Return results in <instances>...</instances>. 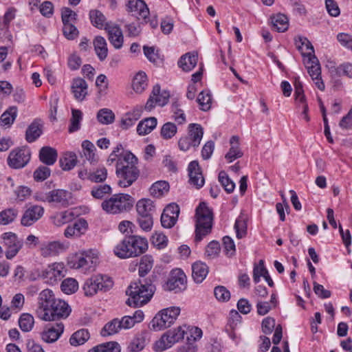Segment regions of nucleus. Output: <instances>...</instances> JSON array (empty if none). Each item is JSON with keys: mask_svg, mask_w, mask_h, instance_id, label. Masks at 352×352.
I'll return each mask as SVG.
<instances>
[{"mask_svg": "<svg viewBox=\"0 0 352 352\" xmlns=\"http://www.w3.org/2000/svg\"><path fill=\"white\" fill-rule=\"evenodd\" d=\"M94 46L96 54L100 61L106 59L108 54L107 43L104 37L96 36L94 40Z\"/></svg>", "mask_w": 352, "mask_h": 352, "instance_id": "nucleus-31", "label": "nucleus"}, {"mask_svg": "<svg viewBox=\"0 0 352 352\" xmlns=\"http://www.w3.org/2000/svg\"><path fill=\"white\" fill-rule=\"evenodd\" d=\"M97 120L102 124H109L114 122L115 114L109 109H101L97 113Z\"/></svg>", "mask_w": 352, "mask_h": 352, "instance_id": "nucleus-46", "label": "nucleus"}, {"mask_svg": "<svg viewBox=\"0 0 352 352\" xmlns=\"http://www.w3.org/2000/svg\"><path fill=\"white\" fill-rule=\"evenodd\" d=\"M107 177V170L104 167H100L96 171L91 172L89 181L95 183H100L105 181Z\"/></svg>", "mask_w": 352, "mask_h": 352, "instance_id": "nucleus-57", "label": "nucleus"}, {"mask_svg": "<svg viewBox=\"0 0 352 352\" xmlns=\"http://www.w3.org/2000/svg\"><path fill=\"white\" fill-rule=\"evenodd\" d=\"M56 300L53 292L50 289H45L41 291L37 298V307L36 314L38 318L43 320V318L48 316L47 311H50V307Z\"/></svg>", "mask_w": 352, "mask_h": 352, "instance_id": "nucleus-7", "label": "nucleus"}, {"mask_svg": "<svg viewBox=\"0 0 352 352\" xmlns=\"http://www.w3.org/2000/svg\"><path fill=\"white\" fill-rule=\"evenodd\" d=\"M65 250V246L59 241H46L41 245V255L45 258L55 256Z\"/></svg>", "mask_w": 352, "mask_h": 352, "instance_id": "nucleus-15", "label": "nucleus"}, {"mask_svg": "<svg viewBox=\"0 0 352 352\" xmlns=\"http://www.w3.org/2000/svg\"><path fill=\"white\" fill-rule=\"evenodd\" d=\"M90 338L87 329H81L74 332L69 339V343L72 346H78L84 344Z\"/></svg>", "mask_w": 352, "mask_h": 352, "instance_id": "nucleus-34", "label": "nucleus"}, {"mask_svg": "<svg viewBox=\"0 0 352 352\" xmlns=\"http://www.w3.org/2000/svg\"><path fill=\"white\" fill-rule=\"evenodd\" d=\"M188 130L187 137L190 140V142L193 143L194 147H197L203 138V127L199 124L192 123L188 125Z\"/></svg>", "mask_w": 352, "mask_h": 352, "instance_id": "nucleus-27", "label": "nucleus"}, {"mask_svg": "<svg viewBox=\"0 0 352 352\" xmlns=\"http://www.w3.org/2000/svg\"><path fill=\"white\" fill-rule=\"evenodd\" d=\"M121 329L120 320L115 318L104 325L100 333L102 336H108L117 333Z\"/></svg>", "mask_w": 352, "mask_h": 352, "instance_id": "nucleus-41", "label": "nucleus"}, {"mask_svg": "<svg viewBox=\"0 0 352 352\" xmlns=\"http://www.w3.org/2000/svg\"><path fill=\"white\" fill-rule=\"evenodd\" d=\"M2 239L4 245L8 250L6 252V256L8 259L13 258L23 246V242L19 240L16 234L13 232H6L3 234Z\"/></svg>", "mask_w": 352, "mask_h": 352, "instance_id": "nucleus-11", "label": "nucleus"}, {"mask_svg": "<svg viewBox=\"0 0 352 352\" xmlns=\"http://www.w3.org/2000/svg\"><path fill=\"white\" fill-rule=\"evenodd\" d=\"M132 87L136 93H142L147 87V76L143 72H138L133 80Z\"/></svg>", "mask_w": 352, "mask_h": 352, "instance_id": "nucleus-37", "label": "nucleus"}, {"mask_svg": "<svg viewBox=\"0 0 352 352\" xmlns=\"http://www.w3.org/2000/svg\"><path fill=\"white\" fill-rule=\"evenodd\" d=\"M64 330V325L62 322L56 323V327L50 326L42 333V340L47 343L56 342Z\"/></svg>", "mask_w": 352, "mask_h": 352, "instance_id": "nucleus-22", "label": "nucleus"}, {"mask_svg": "<svg viewBox=\"0 0 352 352\" xmlns=\"http://www.w3.org/2000/svg\"><path fill=\"white\" fill-rule=\"evenodd\" d=\"M138 222L144 231H150L153 224L155 205L150 199H142L137 202Z\"/></svg>", "mask_w": 352, "mask_h": 352, "instance_id": "nucleus-4", "label": "nucleus"}, {"mask_svg": "<svg viewBox=\"0 0 352 352\" xmlns=\"http://www.w3.org/2000/svg\"><path fill=\"white\" fill-rule=\"evenodd\" d=\"M111 188L109 185H100L94 187L91 190V195L96 199H102L105 195L111 193Z\"/></svg>", "mask_w": 352, "mask_h": 352, "instance_id": "nucleus-62", "label": "nucleus"}, {"mask_svg": "<svg viewBox=\"0 0 352 352\" xmlns=\"http://www.w3.org/2000/svg\"><path fill=\"white\" fill-rule=\"evenodd\" d=\"M101 278L96 279L95 276L87 279L83 285L85 294L87 296L94 295L98 290H100L98 285L100 284L99 280L101 281Z\"/></svg>", "mask_w": 352, "mask_h": 352, "instance_id": "nucleus-44", "label": "nucleus"}, {"mask_svg": "<svg viewBox=\"0 0 352 352\" xmlns=\"http://www.w3.org/2000/svg\"><path fill=\"white\" fill-rule=\"evenodd\" d=\"M177 126L173 122H166L162 126L160 134L163 139L169 140L177 133Z\"/></svg>", "mask_w": 352, "mask_h": 352, "instance_id": "nucleus-53", "label": "nucleus"}, {"mask_svg": "<svg viewBox=\"0 0 352 352\" xmlns=\"http://www.w3.org/2000/svg\"><path fill=\"white\" fill-rule=\"evenodd\" d=\"M172 342L170 336L167 331L164 333L159 340L156 341L154 344V350L157 352L164 351L170 348L174 344H170L169 342Z\"/></svg>", "mask_w": 352, "mask_h": 352, "instance_id": "nucleus-49", "label": "nucleus"}, {"mask_svg": "<svg viewBox=\"0 0 352 352\" xmlns=\"http://www.w3.org/2000/svg\"><path fill=\"white\" fill-rule=\"evenodd\" d=\"M70 198L71 193L63 189L52 190L45 193V199L47 202L58 204L62 206H67Z\"/></svg>", "mask_w": 352, "mask_h": 352, "instance_id": "nucleus-17", "label": "nucleus"}, {"mask_svg": "<svg viewBox=\"0 0 352 352\" xmlns=\"http://www.w3.org/2000/svg\"><path fill=\"white\" fill-rule=\"evenodd\" d=\"M87 89L88 85L83 78H76L73 80L72 90L76 100H83L87 94Z\"/></svg>", "mask_w": 352, "mask_h": 352, "instance_id": "nucleus-24", "label": "nucleus"}, {"mask_svg": "<svg viewBox=\"0 0 352 352\" xmlns=\"http://www.w3.org/2000/svg\"><path fill=\"white\" fill-rule=\"evenodd\" d=\"M188 170L190 184L195 185L197 188H201L204 184V178L198 162L197 161L191 162L188 165Z\"/></svg>", "mask_w": 352, "mask_h": 352, "instance_id": "nucleus-21", "label": "nucleus"}, {"mask_svg": "<svg viewBox=\"0 0 352 352\" xmlns=\"http://www.w3.org/2000/svg\"><path fill=\"white\" fill-rule=\"evenodd\" d=\"M197 102L202 111H206L211 107L212 97L209 91H202L198 96Z\"/></svg>", "mask_w": 352, "mask_h": 352, "instance_id": "nucleus-51", "label": "nucleus"}, {"mask_svg": "<svg viewBox=\"0 0 352 352\" xmlns=\"http://www.w3.org/2000/svg\"><path fill=\"white\" fill-rule=\"evenodd\" d=\"M179 214V207L176 204H170L164 209L161 215V223L164 228L173 227Z\"/></svg>", "mask_w": 352, "mask_h": 352, "instance_id": "nucleus-12", "label": "nucleus"}, {"mask_svg": "<svg viewBox=\"0 0 352 352\" xmlns=\"http://www.w3.org/2000/svg\"><path fill=\"white\" fill-rule=\"evenodd\" d=\"M31 152L25 147L17 148L12 150L7 159L8 166L14 169L25 167L30 160Z\"/></svg>", "mask_w": 352, "mask_h": 352, "instance_id": "nucleus-8", "label": "nucleus"}, {"mask_svg": "<svg viewBox=\"0 0 352 352\" xmlns=\"http://www.w3.org/2000/svg\"><path fill=\"white\" fill-rule=\"evenodd\" d=\"M17 114V108L11 107L6 110L1 116L2 125L10 126L14 121Z\"/></svg>", "mask_w": 352, "mask_h": 352, "instance_id": "nucleus-50", "label": "nucleus"}, {"mask_svg": "<svg viewBox=\"0 0 352 352\" xmlns=\"http://www.w3.org/2000/svg\"><path fill=\"white\" fill-rule=\"evenodd\" d=\"M63 23H74L77 19V14L69 8H63L61 12Z\"/></svg>", "mask_w": 352, "mask_h": 352, "instance_id": "nucleus-63", "label": "nucleus"}, {"mask_svg": "<svg viewBox=\"0 0 352 352\" xmlns=\"http://www.w3.org/2000/svg\"><path fill=\"white\" fill-rule=\"evenodd\" d=\"M89 19L91 24L100 29H102L104 26H106V17L104 15L98 10H91L89 12Z\"/></svg>", "mask_w": 352, "mask_h": 352, "instance_id": "nucleus-40", "label": "nucleus"}, {"mask_svg": "<svg viewBox=\"0 0 352 352\" xmlns=\"http://www.w3.org/2000/svg\"><path fill=\"white\" fill-rule=\"evenodd\" d=\"M82 120V113L78 109L72 110V118L69 126V132L74 133L80 128V122Z\"/></svg>", "mask_w": 352, "mask_h": 352, "instance_id": "nucleus-48", "label": "nucleus"}, {"mask_svg": "<svg viewBox=\"0 0 352 352\" xmlns=\"http://www.w3.org/2000/svg\"><path fill=\"white\" fill-rule=\"evenodd\" d=\"M219 252L220 245L219 242L212 241L206 246L205 254L208 258H213L219 254Z\"/></svg>", "mask_w": 352, "mask_h": 352, "instance_id": "nucleus-64", "label": "nucleus"}, {"mask_svg": "<svg viewBox=\"0 0 352 352\" xmlns=\"http://www.w3.org/2000/svg\"><path fill=\"white\" fill-rule=\"evenodd\" d=\"M43 213L44 209L42 206H32L24 212L21 219V223L25 227L31 226L41 218Z\"/></svg>", "mask_w": 352, "mask_h": 352, "instance_id": "nucleus-13", "label": "nucleus"}, {"mask_svg": "<svg viewBox=\"0 0 352 352\" xmlns=\"http://www.w3.org/2000/svg\"><path fill=\"white\" fill-rule=\"evenodd\" d=\"M77 162V157L75 153L69 152L66 153L59 160L60 167L64 170L72 169Z\"/></svg>", "mask_w": 352, "mask_h": 352, "instance_id": "nucleus-39", "label": "nucleus"}, {"mask_svg": "<svg viewBox=\"0 0 352 352\" xmlns=\"http://www.w3.org/2000/svg\"><path fill=\"white\" fill-rule=\"evenodd\" d=\"M179 313V307H171L161 310L151 320V329L154 331H160L169 327L175 322Z\"/></svg>", "mask_w": 352, "mask_h": 352, "instance_id": "nucleus-6", "label": "nucleus"}, {"mask_svg": "<svg viewBox=\"0 0 352 352\" xmlns=\"http://www.w3.org/2000/svg\"><path fill=\"white\" fill-rule=\"evenodd\" d=\"M34 317L29 314H23L19 320V324L23 331L28 332L33 328Z\"/></svg>", "mask_w": 352, "mask_h": 352, "instance_id": "nucleus-52", "label": "nucleus"}, {"mask_svg": "<svg viewBox=\"0 0 352 352\" xmlns=\"http://www.w3.org/2000/svg\"><path fill=\"white\" fill-rule=\"evenodd\" d=\"M192 276L194 280L197 283H201L208 274V267L202 262H196L192 266Z\"/></svg>", "mask_w": 352, "mask_h": 352, "instance_id": "nucleus-32", "label": "nucleus"}, {"mask_svg": "<svg viewBox=\"0 0 352 352\" xmlns=\"http://www.w3.org/2000/svg\"><path fill=\"white\" fill-rule=\"evenodd\" d=\"M50 169L45 166H38L34 172L33 176L36 182H43L50 175Z\"/></svg>", "mask_w": 352, "mask_h": 352, "instance_id": "nucleus-58", "label": "nucleus"}, {"mask_svg": "<svg viewBox=\"0 0 352 352\" xmlns=\"http://www.w3.org/2000/svg\"><path fill=\"white\" fill-rule=\"evenodd\" d=\"M140 116L139 112L135 111L132 113L126 114L125 117L121 120L120 126L123 129H128L135 123L136 120L140 118Z\"/></svg>", "mask_w": 352, "mask_h": 352, "instance_id": "nucleus-56", "label": "nucleus"}, {"mask_svg": "<svg viewBox=\"0 0 352 352\" xmlns=\"http://www.w3.org/2000/svg\"><path fill=\"white\" fill-rule=\"evenodd\" d=\"M138 164V159L130 151H126L118 158L116 174L118 178V184L120 187H129L138 179L140 176Z\"/></svg>", "mask_w": 352, "mask_h": 352, "instance_id": "nucleus-2", "label": "nucleus"}, {"mask_svg": "<svg viewBox=\"0 0 352 352\" xmlns=\"http://www.w3.org/2000/svg\"><path fill=\"white\" fill-rule=\"evenodd\" d=\"M134 200L128 194L120 193L113 195L110 199L102 203V208L107 212L117 214L129 210Z\"/></svg>", "mask_w": 352, "mask_h": 352, "instance_id": "nucleus-5", "label": "nucleus"}, {"mask_svg": "<svg viewBox=\"0 0 352 352\" xmlns=\"http://www.w3.org/2000/svg\"><path fill=\"white\" fill-rule=\"evenodd\" d=\"M273 27L279 32H283L288 29L289 20L286 15L278 14L272 18Z\"/></svg>", "mask_w": 352, "mask_h": 352, "instance_id": "nucleus-38", "label": "nucleus"}, {"mask_svg": "<svg viewBox=\"0 0 352 352\" xmlns=\"http://www.w3.org/2000/svg\"><path fill=\"white\" fill-rule=\"evenodd\" d=\"M153 266V258L151 255L143 256L140 262L138 273L141 278L138 281L131 283L126 290L129 298L126 303L130 307H141L146 304L152 298L155 286L151 278L144 276L151 271Z\"/></svg>", "mask_w": 352, "mask_h": 352, "instance_id": "nucleus-1", "label": "nucleus"}, {"mask_svg": "<svg viewBox=\"0 0 352 352\" xmlns=\"http://www.w3.org/2000/svg\"><path fill=\"white\" fill-rule=\"evenodd\" d=\"M88 230V223L80 218L76 221L73 224L67 226L64 231V236L66 238H79L85 234Z\"/></svg>", "mask_w": 352, "mask_h": 352, "instance_id": "nucleus-14", "label": "nucleus"}, {"mask_svg": "<svg viewBox=\"0 0 352 352\" xmlns=\"http://www.w3.org/2000/svg\"><path fill=\"white\" fill-rule=\"evenodd\" d=\"M157 120L155 117H150L141 120L137 126V132L140 135L150 133L157 126Z\"/></svg>", "mask_w": 352, "mask_h": 352, "instance_id": "nucleus-29", "label": "nucleus"}, {"mask_svg": "<svg viewBox=\"0 0 352 352\" xmlns=\"http://www.w3.org/2000/svg\"><path fill=\"white\" fill-rule=\"evenodd\" d=\"M18 215V210L15 208H8L0 212V224L8 225L12 223Z\"/></svg>", "mask_w": 352, "mask_h": 352, "instance_id": "nucleus-43", "label": "nucleus"}, {"mask_svg": "<svg viewBox=\"0 0 352 352\" xmlns=\"http://www.w3.org/2000/svg\"><path fill=\"white\" fill-rule=\"evenodd\" d=\"M307 64H311V65L307 66V69L312 79H316L321 76L320 65L315 55L309 58Z\"/></svg>", "mask_w": 352, "mask_h": 352, "instance_id": "nucleus-42", "label": "nucleus"}, {"mask_svg": "<svg viewBox=\"0 0 352 352\" xmlns=\"http://www.w3.org/2000/svg\"><path fill=\"white\" fill-rule=\"evenodd\" d=\"M104 29L108 32L110 43L115 48H121L123 45V35L120 27L112 23H107Z\"/></svg>", "mask_w": 352, "mask_h": 352, "instance_id": "nucleus-19", "label": "nucleus"}, {"mask_svg": "<svg viewBox=\"0 0 352 352\" xmlns=\"http://www.w3.org/2000/svg\"><path fill=\"white\" fill-rule=\"evenodd\" d=\"M186 276L184 272L180 269H175L170 272L166 283V289L177 293L186 288Z\"/></svg>", "mask_w": 352, "mask_h": 352, "instance_id": "nucleus-10", "label": "nucleus"}, {"mask_svg": "<svg viewBox=\"0 0 352 352\" xmlns=\"http://www.w3.org/2000/svg\"><path fill=\"white\" fill-rule=\"evenodd\" d=\"M151 243L158 249H163L168 244V239L164 234L155 232L151 237Z\"/></svg>", "mask_w": 352, "mask_h": 352, "instance_id": "nucleus-60", "label": "nucleus"}, {"mask_svg": "<svg viewBox=\"0 0 352 352\" xmlns=\"http://www.w3.org/2000/svg\"><path fill=\"white\" fill-rule=\"evenodd\" d=\"M77 216L72 209L60 212L54 215V223L56 226H61L72 221Z\"/></svg>", "mask_w": 352, "mask_h": 352, "instance_id": "nucleus-33", "label": "nucleus"}, {"mask_svg": "<svg viewBox=\"0 0 352 352\" xmlns=\"http://www.w3.org/2000/svg\"><path fill=\"white\" fill-rule=\"evenodd\" d=\"M63 32L69 40H73L78 35V30L72 23H63Z\"/></svg>", "mask_w": 352, "mask_h": 352, "instance_id": "nucleus-61", "label": "nucleus"}, {"mask_svg": "<svg viewBox=\"0 0 352 352\" xmlns=\"http://www.w3.org/2000/svg\"><path fill=\"white\" fill-rule=\"evenodd\" d=\"M61 290L67 294L74 293L78 288L77 281L72 278L65 279L60 285Z\"/></svg>", "mask_w": 352, "mask_h": 352, "instance_id": "nucleus-55", "label": "nucleus"}, {"mask_svg": "<svg viewBox=\"0 0 352 352\" xmlns=\"http://www.w3.org/2000/svg\"><path fill=\"white\" fill-rule=\"evenodd\" d=\"M50 310V311H47L48 317L47 316L46 318H43V320L55 321L65 319L69 316L72 311L67 302L60 299H56Z\"/></svg>", "mask_w": 352, "mask_h": 352, "instance_id": "nucleus-9", "label": "nucleus"}, {"mask_svg": "<svg viewBox=\"0 0 352 352\" xmlns=\"http://www.w3.org/2000/svg\"><path fill=\"white\" fill-rule=\"evenodd\" d=\"M94 258L91 257L87 253L82 252L76 254L70 264L72 267L76 269L83 268L85 270H90L94 263Z\"/></svg>", "mask_w": 352, "mask_h": 352, "instance_id": "nucleus-23", "label": "nucleus"}, {"mask_svg": "<svg viewBox=\"0 0 352 352\" xmlns=\"http://www.w3.org/2000/svg\"><path fill=\"white\" fill-rule=\"evenodd\" d=\"M198 55L195 52H188L181 56L178 65L185 72L191 71L197 63Z\"/></svg>", "mask_w": 352, "mask_h": 352, "instance_id": "nucleus-25", "label": "nucleus"}, {"mask_svg": "<svg viewBox=\"0 0 352 352\" xmlns=\"http://www.w3.org/2000/svg\"><path fill=\"white\" fill-rule=\"evenodd\" d=\"M83 155L90 164H94L98 162V157L96 155L95 146L89 140H85L82 143Z\"/></svg>", "mask_w": 352, "mask_h": 352, "instance_id": "nucleus-36", "label": "nucleus"}, {"mask_svg": "<svg viewBox=\"0 0 352 352\" xmlns=\"http://www.w3.org/2000/svg\"><path fill=\"white\" fill-rule=\"evenodd\" d=\"M57 157L56 150L50 146H43L39 151V160L47 166L53 165L56 162Z\"/></svg>", "mask_w": 352, "mask_h": 352, "instance_id": "nucleus-28", "label": "nucleus"}, {"mask_svg": "<svg viewBox=\"0 0 352 352\" xmlns=\"http://www.w3.org/2000/svg\"><path fill=\"white\" fill-rule=\"evenodd\" d=\"M169 190V184L165 181H158L154 183L150 188L151 195L155 197H160Z\"/></svg>", "mask_w": 352, "mask_h": 352, "instance_id": "nucleus-45", "label": "nucleus"}, {"mask_svg": "<svg viewBox=\"0 0 352 352\" xmlns=\"http://www.w3.org/2000/svg\"><path fill=\"white\" fill-rule=\"evenodd\" d=\"M127 11L138 17V19H142L146 23V19L149 15V10L142 0H129L127 4Z\"/></svg>", "mask_w": 352, "mask_h": 352, "instance_id": "nucleus-16", "label": "nucleus"}, {"mask_svg": "<svg viewBox=\"0 0 352 352\" xmlns=\"http://www.w3.org/2000/svg\"><path fill=\"white\" fill-rule=\"evenodd\" d=\"M42 126L39 120H35L33 121L26 130V141L31 143L37 140L42 134Z\"/></svg>", "mask_w": 352, "mask_h": 352, "instance_id": "nucleus-30", "label": "nucleus"}, {"mask_svg": "<svg viewBox=\"0 0 352 352\" xmlns=\"http://www.w3.org/2000/svg\"><path fill=\"white\" fill-rule=\"evenodd\" d=\"M230 144L231 147L225 156L229 163L243 156V152L239 148V138L238 136H232L230 140Z\"/></svg>", "mask_w": 352, "mask_h": 352, "instance_id": "nucleus-26", "label": "nucleus"}, {"mask_svg": "<svg viewBox=\"0 0 352 352\" xmlns=\"http://www.w3.org/2000/svg\"><path fill=\"white\" fill-rule=\"evenodd\" d=\"M64 265L63 263H54L47 267L43 276L49 280L50 284H54L64 276Z\"/></svg>", "mask_w": 352, "mask_h": 352, "instance_id": "nucleus-20", "label": "nucleus"}, {"mask_svg": "<svg viewBox=\"0 0 352 352\" xmlns=\"http://www.w3.org/2000/svg\"><path fill=\"white\" fill-rule=\"evenodd\" d=\"M127 241V236H125L120 243L115 247L114 253L118 257L120 258L133 257V252L130 249V245H128Z\"/></svg>", "mask_w": 352, "mask_h": 352, "instance_id": "nucleus-35", "label": "nucleus"}, {"mask_svg": "<svg viewBox=\"0 0 352 352\" xmlns=\"http://www.w3.org/2000/svg\"><path fill=\"white\" fill-rule=\"evenodd\" d=\"M128 245L133 252V257L138 256L143 254L148 248V242L145 238L135 235L127 236Z\"/></svg>", "mask_w": 352, "mask_h": 352, "instance_id": "nucleus-18", "label": "nucleus"}, {"mask_svg": "<svg viewBox=\"0 0 352 352\" xmlns=\"http://www.w3.org/2000/svg\"><path fill=\"white\" fill-rule=\"evenodd\" d=\"M267 270L264 265V261L260 260L258 263L254 265L253 269V280L255 283H258L260 281L261 277L263 276L265 274H267Z\"/></svg>", "mask_w": 352, "mask_h": 352, "instance_id": "nucleus-59", "label": "nucleus"}, {"mask_svg": "<svg viewBox=\"0 0 352 352\" xmlns=\"http://www.w3.org/2000/svg\"><path fill=\"white\" fill-rule=\"evenodd\" d=\"M88 352H120V347L117 342H109L99 344Z\"/></svg>", "mask_w": 352, "mask_h": 352, "instance_id": "nucleus-47", "label": "nucleus"}, {"mask_svg": "<svg viewBox=\"0 0 352 352\" xmlns=\"http://www.w3.org/2000/svg\"><path fill=\"white\" fill-rule=\"evenodd\" d=\"M195 219V241L199 242L210 233L212 227V212L206 203L201 202L197 207Z\"/></svg>", "mask_w": 352, "mask_h": 352, "instance_id": "nucleus-3", "label": "nucleus"}, {"mask_svg": "<svg viewBox=\"0 0 352 352\" xmlns=\"http://www.w3.org/2000/svg\"><path fill=\"white\" fill-rule=\"evenodd\" d=\"M146 345V339L142 336L139 335L135 337L129 343L128 349L131 352H138L142 351Z\"/></svg>", "mask_w": 352, "mask_h": 352, "instance_id": "nucleus-54", "label": "nucleus"}]
</instances>
